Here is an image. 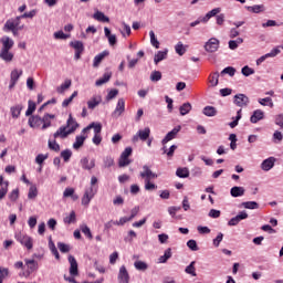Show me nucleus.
Listing matches in <instances>:
<instances>
[{"label": "nucleus", "instance_id": "nucleus-19", "mask_svg": "<svg viewBox=\"0 0 283 283\" xmlns=\"http://www.w3.org/2000/svg\"><path fill=\"white\" fill-rule=\"evenodd\" d=\"M82 168H84L86 171H91V169H94L96 167V159H88L87 157H84L81 159Z\"/></svg>", "mask_w": 283, "mask_h": 283}, {"label": "nucleus", "instance_id": "nucleus-64", "mask_svg": "<svg viewBox=\"0 0 283 283\" xmlns=\"http://www.w3.org/2000/svg\"><path fill=\"white\" fill-rule=\"evenodd\" d=\"M275 125L283 129V114H279L275 116Z\"/></svg>", "mask_w": 283, "mask_h": 283}, {"label": "nucleus", "instance_id": "nucleus-21", "mask_svg": "<svg viewBox=\"0 0 283 283\" xmlns=\"http://www.w3.org/2000/svg\"><path fill=\"white\" fill-rule=\"evenodd\" d=\"M90 129H94V134L95 135H101V132L103 129V125H101V123H91L87 127H85L83 130H82V134H87V132Z\"/></svg>", "mask_w": 283, "mask_h": 283}, {"label": "nucleus", "instance_id": "nucleus-37", "mask_svg": "<svg viewBox=\"0 0 283 283\" xmlns=\"http://www.w3.org/2000/svg\"><path fill=\"white\" fill-rule=\"evenodd\" d=\"M188 48H189V46L182 44V42H178V43L175 45V52H176L179 56H184V54L187 52V49H188Z\"/></svg>", "mask_w": 283, "mask_h": 283}, {"label": "nucleus", "instance_id": "nucleus-56", "mask_svg": "<svg viewBox=\"0 0 283 283\" xmlns=\"http://www.w3.org/2000/svg\"><path fill=\"white\" fill-rule=\"evenodd\" d=\"M134 266H135V269H136L137 271H147V269H148L147 263L144 262V261H136V262L134 263Z\"/></svg>", "mask_w": 283, "mask_h": 283}, {"label": "nucleus", "instance_id": "nucleus-61", "mask_svg": "<svg viewBox=\"0 0 283 283\" xmlns=\"http://www.w3.org/2000/svg\"><path fill=\"white\" fill-rule=\"evenodd\" d=\"M48 157L49 155L48 154H39L36 157H35V163L36 165H43V163H45V160H48Z\"/></svg>", "mask_w": 283, "mask_h": 283}, {"label": "nucleus", "instance_id": "nucleus-5", "mask_svg": "<svg viewBox=\"0 0 283 283\" xmlns=\"http://www.w3.org/2000/svg\"><path fill=\"white\" fill-rule=\"evenodd\" d=\"M15 239L18 240V242H20V244H22V247L28 249V251H32L34 247V239H32V237L23 233H18L15 234Z\"/></svg>", "mask_w": 283, "mask_h": 283}, {"label": "nucleus", "instance_id": "nucleus-35", "mask_svg": "<svg viewBox=\"0 0 283 283\" xmlns=\"http://www.w3.org/2000/svg\"><path fill=\"white\" fill-rule=\"evenodd\" d=\"M93 19H95L96 21H101L102 23H109V18L107 15H105V13H103L101 11H96L93 14Z\"/></svg>", "mask_w": 283, "mask_h": 283}, {"label": "nucleus", "instance_id": "nucleus-20", "mask_svg": "<svg viewBox=\"0 0 283 283\" xmlns=\"http://www.w3.org/2000/svg\"><path fill=\"white\" fill-rule=\"evenodd\" d=\"M8 187H10V182L4 181L3 176L0 175V200H3L8 195Z\"/></svg>", "mask_w": 283, "mask_h": 283}, {"label": "nucleus", "instance_id": "nucleus-57", "mask_svg": "<svg viewBox=\"0 0 283 283\" xmlns=\"http://www.w3.org/2000/svg\"><path fill=\"white\" fill-rule=\"evenodd\" d=\"M241 74H243V76H251L255 74V70L251 69L249 65H245L241 69Z\"/></svg>", "mask_w": 283, "mask_h": 283}, {"label": "nucleus", "instance_id": "nucleus-49", "mask_svg": "<svg viewBox=\"0 0 283 283\" xmlns=\"http://www.w3.org/2000/svg\"><path fill=\"white\" fill-rule=\"evenodd\" d=\"M244 209H260V205L255 201H245L241 203Z\"/></svg>", "mask_w": 283, "mask_h": 283}, {"label": "nucleus", "instance_id": "nucleus-3", "mask_svg": "<svg viewBox=\"0 0 283 283\" xmlns=\"http://www.w3.org/2000/svg\"><path fill=\"white\" fill-rule=\"evenodd\" d=\"M21 19H23V17L18 15L7 20L2 29L3 32H12L13 36H19V31L25 28L24 24H21Z\"/></svg>", "mask_w": 283, "mask_h": 283}, {"label": "nucleus", "instance_id": "nucleus-1", "mask_svg": "<svg viewBox=\"0 0 283 283\" xmlns=\"http://www.w3.org/2000/svg\"><path fill=\"white\" fill-rule=\"evenodd\" d=\"M1 50H0V59L4 61V63H12L14 61V53L10 50L14 48V40L12 38L4 35L0 39Z\"/></svg>", "mask_w": 283, "mask_h": 283}, {"label": "nucleus", "instance_id": "nucleus-18", "mask_svg": "<svg viewBox=\"0 0 283 283\" xmlns=\"http://www.w3.org/2000/svg\"><path fill=\"white\" fill-rule=\"evenodd\" d=\"M69 263H70V275L76 276L78 275V263L73 255H69Z\"/></svg>", "mask_w": 283, "mask_h": 283}, {"label": "nucleus", "instance_id": "nucleus-53", "mask_svg": "<svg viewBox=\"0 0 283 283\" xmlns=\"http://www.w3.org/2000/svg\"><path fill=\"white\" fill-rule=\"evenodd\" d=\"M74 222H76V212L71 211L70 214L64 218V223L72 224Z\"/></svg>", "mask_w": 283, "mask_h": 283}, {"label": "nucleus", "instance_id": "nucleus-26", "mask_svg": "<svg viewBox=\"0 0 283 283\" xmlns=\"http://www.w3.org/2000/svg\"><path fill=\"white\" fill-rule=\"evenodd\" d=\"M220 12H222L221 8H214L211 11H209L202 19V23H207L209 21V19L216 17L217 14H220Z\"/></svg>", "mask_w": 283, "mask_h": 283}, {"label": "nucleus", "instance_id": "nucleus-47", "mask_svg": "<svg viewBox=\"0 0 283 283\" xmlns=\"http://www.w3.org/2000/svg\"><path fill=\"white\" fill-rule=\"evenodd\" d=\"M35 111H36V103L29 101L25 116H32V114H34Z\"/></svg>", "mask_w": 283, "mask_h": 283}, {"label": "nucleus", "instance_id": "nucleus-24", "mask_svg": "<svg viewBox=\"0 0 283 283\" xmlns=\"http://www.w3.org/2000/svg\"><path fill=\"white\" fill-rule=\"evenodd\" d=\"M85 140H87V134H83L75 137V143L73 144V149H81V147L85 144Z\"/></svg>", "mask_w": 283, "mask_h": 283}, {"label": "nucleus", "instance_id": "nucleus-39", "mask_svg": "<svg viewBox=\"0 0 283 283\" xmlns=\"http://www.w3.org/2000/svg\"><path fill=\"white\" fill-rule=\"evenodd\" d=\"M74 192V188H65L63 198H72V200H78V195H75Z\"/></svg>", "mask_w": 283, "mask_h": 283}, {"label": "nucleus", "instance_id": "nucleus-31", "mask_svg": "<svg viewBox=\"0 0 283 283\" xmlns=\"http://www.w3.org/2000/svg\"><path fill=\"white\" fill-rule=\"evenodd\" d=\"M105 56H109V51H103L102 53L97 54L94 57L93 66L98 67V65H101V62L103 61V59H105Z\"/></svg>", "mask_w": 283, "mask_h": 283}, {"label": "nucleus", "instance_id": "nucleus-48", "mask_svg": "<svg viewBox=\"0 0 283 283\" xmlns=\"http://www.w3.org/2000/svg\"><path fill=\"white\" fill-rule=\"evenodd\" d=\"M176 176H178V178H189V169L178 168L176 171Z\"/></svg>", "mask_w": 283, "mask_h": 283}, {"label": "nucleus", "instance_id": "nucleus-46", "mask_svg": "<svg viewBox=\"0 0 283 283\" xmlns=\"http://www.w3.org/2000/svg\"><path fill=\"white\" fill-rule=\"evenodd\" d=\"M49 249H50L51 253H53V255L57 260H61V255L59 254V250L56 249V245L54 244V241H52V239H50V241H49Z\"/></svg>", "mask_w": 283, "mask_h": 283}, {"label": "nucleus", "instance_id": "nucleus-9", "mask_svg": "<svg viewBox=\"0 0 283 283\" xmlns=\"http://www.w3.org/2000/svg\"><path fill=\"white\" fill-rule=\"evenodd\" d=\"M280 46H275L274 49L271 50L270 53H266L264 55H262L261 57H259L255 63L256 65H262V63H264V61H266V59H274V56H277V54H280Z\"/></svg>", "mask_w": 283, "mask_h": 283}, {"label": "nucleus", "instance_id": "nucleus-6", "mask_svg": "<svg viewBox=\"0 0 283 283\" xmlns=\"http://www.w3.org/2000/svg\"><path fill=\"white\" fill-rule=\"evenodd\" d=\"M203 49L208 54H213L220 50V40L218 38H210L203 45Z\"/></svg>", "mask_w": 283, "mask_h": 283}, {"label": "nucleus", "instance_id": "nucleus-52", "mask_svg": "<svg viewBox=\"0 0 283 283\" xmlns=\"http://www.w3.org/2000/svg\"><path fill=\"white\" fill-rule=\"evenodd\" d=\"M71 48L75 49V52H83L85 48L83 46V42L81 41H73L70 43Z\"/></svg>", "mask_w": 283, "mask_h": 283}, {"label": "nucleus", "instance_id": "nucleus-43", "mask_svg": "<svg viewBox=\"0 0 283 283\" xmlns=\"http://www.w3.org/2000/svg\"><path fill=\"white\" fill-rule=\"evenodd\" d=\"M248 12H253L254 14H260V12H264V6L255 4L252 7H245Z\"/></svg>", "mask_w": 283, "mask_h": 283}, {"label": "nucleus", "instance_id": "nucleus-23", "mask_svg": "<svg viewBox=\"0 0 283 283\" xmlns=\"http://www.w3.org/2000/svg\"><path fill=\"white\" fill-rule=\"evenodd\" d=\"M245 191L244 187L234 186L230 189V196H232V198H242Z\"/></svg>", "mask_w": 283, "mask_h": 283}, {"label": "nucleus", "instance_id": "nucleus-22", "mask_svg": "<svg viewBox=\"0 0 283 283\" xmlns=\"http://www.w3.org/2000/svg\"><path fill=\"white\" fill-rule=\"evenodd\" d=\"M275 167V158L269 157L268 159H264L261 164V169L263 171H271V168Z\"/></svg>", "mask_w": 283, "mask_h": 283}, {"label": "nucleus", "instance_id": "nucleus-63", "mask_svg": "<svg viewBox=\"0 0 283 283\" xmlns=\"http://www.w3.org/2000/svg\"><path fill=\"white\" fill-rule=\"evenodd\" d=\"M57 249H60L61 253H70V244L59 242L57 243Z\"/></svg>", "mask_w": 283, "mask_h": 283}, {"label": "nucleus", "instance_id": "nucleus-59", "mask_svg": "<svg viewBox=\"0 0 283 283\" xmlns=\"http://www.w3.org/2000/svg\"><path fill=\"white\" fill-rule=\"evenodd\" d=\"M203 114H205V116H216V114H217L216 107H213V106H206L203 108Z\"/></svg>", "mask_w": 283, "mask_h": 283}, {"label": "nucleus", "instance_id": "nucleus-17", "mask_svg": "<svg viewBox=\"0 0 283 283\" xmlns=\"http://www.w3.org/2000/svg\"><path fill=\"white\" fill-rule=\"evenodd\" d=\"M234 104H237L238 107H247L249 105V98L244 94H237L234 96Z\"/></svg>", "mask_w": 283, "mask_h": 283}, {"label": "nucleus", "instance_id": "nucleus-28", "mask_svg": "<svg viewBox=\"0 0 283 283\" xmlns=\"http://www.w3.org/2000/svg\"><path fill=\"white\" fill-rule=\"evenodd\" d=\"M70 87H72V80H65L63 84L56 87V92L57 94H65Z\"/></svg>", "mask_w": 283, "mask_h": 283}, {"label": "nucleus", "instance_id": "nucleus-55", "mask_svg": "<svg viewBox=\"0 0 283 283\" xmlns=\"http://www.w3.org/2000/svg\"><path fill=\"white\" fill-rule=\"evenodd\" d=\"M240 118H242V109L238 111L237 116L233 117V120L229 124L231 129H233L234 127H238V122L240 120Z\"/></svg>", "mask_w": 283, "mask_h": 283}, {"label": "nucleus", "instance_id": "nucleus-62", "mask_svg": "<svg viewBox=\"0 0 283 283\" xmlns=\"http://www.w3.org/2000/svg\"><path fill=\"white\" fill-rule=\"evenodd\" d=\"M118 96V90L114 88V90H111L108 92V94L106 95V101L109 102V101H114V98H116Z\"/></svg>", "mask_w": 283, "mask_h": 283}, {"label": "nucleus", "instance_id": "nucleus-33", "mask_svg": "<svg viewBox=\"0 0 283 283\" xmlns=\"http://www.w3.org/2000/svg\"><path fill=\"white\" fill-rule=\"evenodd\" d=\"M264 118V112L261 109H256L253 112L252 116L250 117L251 123H259V120H262Z\"/></svg>", "mask_w": 283, "mask_h": 283}, {"label": "nucleus", "instance_id": "nucleus-60", "mask_svg": "<svg viewBox=\"0 0 283 283\" xmlns=\"http://www.w3.org/2000/svg\"><path fill=\"white\" fill-rule=\"evenodd\" d=\"M156 189H158V186H156V184L151 182V180L145 181V190L146 191H156Z\"/></svg>", "mask_w": 283, "mask_h": 283}, {"label": "nucleus", "instance_id": "nucleus-14", "mask_svg": "<svg viewBox=\"0 0 283 283\" xmlns=\"http://www.w3.org/2000/svg\"><path fill=\"white\" fill-rule=\"evenodd\" d=\"M117 280L119 283H129V272L125 265L119 268Z\"/></svg>", "mask_w": 283, "mask_h": 283}, {"label": "nucleus", "instance_id": "nucleus-32", "mask_svg": "<svg viewBox=\"0 0 283 283\" xmlns=\"http://www.w3.org/2000/svg\"><path fill=\"white\" fill-rule=\"evenodd\" d=\"M29 125H30V127H32V128L41 127V125H42V118L39 117V115L31 116V117L29 118Z\"/></svg>", "mask_w": 283, "mask_h": 283}, {"label": "nucleus", "instance_id": "nucleus-36", "mask_svg": "<svg viewBox=\"0 0 283 283\" xmlns=\"http://www.w3.org/2000/svg\"><path fill=\"white\" fill-rule=\"evenodd\" d=\"M22 109H23V105H21V104H18V105H15V106H12V107L10 108L12 118H19V116H21Z\"/></svg>", "mask_w": 283, "mask_h": 283}, {"label": "nucleus", "instance_id": "nucleus-10", "mask_svg": "<svg viewBox=\"0 0 283 283\" xmlns=\"http://www.w3.org/2000/svg\"><path fill=\"white\" fill-rule=\"evenodd\" d=\"M150 134H151V129H149V127L140 129L137 132L135 136H133V143H138V140H147Z\"/></svg>", "mask_w": 283, "mask_h": 283}, {"label": "nucleus", "instance_id": "nucleus-27", "mask_svg": "<svg viewBox=\"0 0 283 283\" xmlns=\"http://www.w3.org/2000/svg\"><path fill=\"white\" fill-rule=\"evenodd\" d=\"M104 34L108 39L109 45H115L117 43L116 34H112L109 28H104Z\"/></svg>", "mask_w": 283, "mask_h": 283}, {"label": "nucleus", "instance_id": "nucleus-45", "mask_svg": "<svg viewBox=\"0 0 283 283\" xmlns=\"http://www.w3.org/2000/svg\"><path fill=\"white\" fill-rule=\"evenodd\" d=\"M258 103L263 107H274L273 99L271 97L259 98Z\"/></svg>", "mask_w": 283, "mask_h": 283}, {"label": "nucleus", "instance_id": "nucleus-29", "mask_svg": "<svg viewBox=\"0 0 283 283\" xmlns=\"http://www.w3.org/2000/svg\"><path fill=\"white\" fill-rule=\"evenodd\" d=\"M167 54H169L168 49H166L164 51H158L154 57L156 65H158V63H160V61H165V59H167Z\"/></svg>", "mask_w": 283, "mask_h": 283}, {"label": "nucleus", "instance_id": "nucleus-40", "mask_svg": "<svg viewBox=\"0 0 283 283\" xmlns=\"http://www.w3.org/2000/svg\"><path fill=\"white\" fill-rule=\"evenodd\" d=\"M242 43H244V39L238 38L237 40H230L228 45L230 50H238V48L242 45Z\"/></svg>", "mask_w": 283, "mask_h": 283}, {"label": "nucleus", "instance_id": "nucleus-54", "mask_svg": "<svg viewBox=\"0 0 283 283\" xmlns=\"http://www.w3.org/2000/svg\"><path fill=\"white\" fill-rule=\"evenodd\" d=\"M82 233H84V235H86V238H88V240H92L94 237L92 235V230H90V227H87V224H82L80 227Z\"/></svg>", "mask_w": 283, "mask_h": 283}, {"label": "nucleus", "instance_id": "nucleus-25", "mask_svg": "<svg viewBox=\"0 0 283 283\" xmlns=\"http://www.w3.org/2000/svg\"><path fill=\"white\" fill-rule=\"evenodd\" d=\"M53 118H56V116L46 113L42 118V129H48V127H52Z\"/></svg>", "mask_w": 283, "mask_h": 283}, {"label": "nucleus", "instance_id": "nucleus-2", "mask_svg": "<svg viewBox=\"0 0 283 283\" xmlns=\"http://www.w3.org/2000/svg\"><path fill=\"white\" fill-rule=\"evenodd\" d=\"M75 129H78V123L72 117V114L69 115L66 126L60 127L54 134L53 138H67L70 134H74Z\"/></svg>", "mask_w": 283, "mask_h": 283}, {"label": "nucleus", "instance_id": "nucleus-51", "mask_svg": "<svg viewBox=\"0 0 283 283\" xmlns=\"http://www.w3.org/2000/svg\"><path fill=\"white\" fill-rule=\"evenodd\" d=\"M130 164H132V159H129L128 157H125L124 155H120L118 159L119 167H127Z\"/></svg>", "mask_w": 283, "mask_h": 283}, {"label": "nucleus", "instance_id": "nucleus-34", "mask_svg": "<svg viewBox=\"0 0 283 283\" xmlns=\"http://www.w3.org/2000/svg\"><path fill=\"white\" fill-rule=\"evenodd\" d=\"M109 78H112V72H106L99 80L95 82V85L97 87H101V85H105V83H108Z\"/></svg>", "mask_w": 283, "mask_h": 283}, {"label": "nucleus", "instance_id": "nucleus-44", "mask_svg": "<svg viewBox=\"0 0 283 283\" xmlns=\"http://www.w3.org/2000/svg\"><path fill=\"white\" fill-rule=\"evenodd\" d=\"M149 38L153 48H156V50L160 49V42L158 41V38H156V33H154V31H149Z\"/></svg>", "mask_w": 283, "mask_h": 283}, {"label": "nucleus", "instance_id": "nucleus-12", "mask_svg": "<svg viewBox=\"0 0 283 283\" xmlns=\"http://www.w3.org/2000/svg\"><path fill=\"white\" fill-rule=\"evenodd\" d=\"M182 129V126L178 125L172 130H170L165 138L161 140L163 145H167L169 140H174L178 136V133Z\"/></svg>", "mask_w": 283, "mask_h": 283}, {"label": "nucleus", "instance_id": "nucleus-13", "mask_svg": "<svg viewBox=\"0 0 283 283\" xmlns=\"http://www.w3.org/2000/svg\"><path fill=\"white\" fill-rule=\"evenodd\" d=\"M249 218V213L247 211H241L239 214H237L234 218H232L228 224L229 227H237V224H240L241 220H247Z\"/></svg>", "mask_w": 283, "mask_h": 283}, {"label": "nucleus", "instance_id": "nucleus-11", "mask_svg": "<svg viewBox=\"0 0 283 283\" xmlns=\"http://www.w3.org/2000/svg\"><path fill=\"white\" fill-rule=\"evenodd\" d=\"M125 114V99L119 98L117 101V105L115 107V111L113 112L112 116L113 118H119V116H123Z\"/></svg>", "mask_w": 283, "mask_h": 283}, {"label": "nucleus", "instance_id": "nucleus-38", "mask_svg": "<svg viewBox=\"0 0 283 283\" xmlns=\"http://www.w3.org/2000/svg\"><path fill=\"white\" fill-rule=\"evenodd\" d=\"M36 196H39V189L36 185H31L28 192L29 200H36Z\"/></svg>", "mask_w": 283, "mask_h": 283}, {"label": "nucleus", "instance_id": "nucleus-30", "mask_svg": "<svg viewBox=\"0 0 283 283\" xmlns=\"http://www.w3.org/2000/svg\"><path fill=\"white\" fill-rule=\"evenodd\" d=\"M208 81H209L210 87H218V83L220 81V73L214 72L210 74Z\"/></svg>", "mask_w": 283, "mask_h": 283}, {"label": "nucleus", "instance_id": "nucleus-8", "mask_svg": "<svg viewBox=\"0 0 283 283\" xmlns=\"http://www.w3.org/2000/svg\"><path fill=\"white\" fill-rule=\"evenodd\" d=\"M21 76H23V70L14 69L11 71L9 90H12L14 85L19 83V78H21Z\"/></svg>", "mask_w": 283, "mask_h": 283}, {"label": "nucleus", "instance_id": "nucleus-42", "mask_svg": "<svg viewBox=\"0 0 283 283\" xmlns=\"http://www.w3.org/2000/svg\"><path fill=\"white\" fill-rule=\"evenodd\" d=\"M185 273L196 277L198 274L196 273V261H192L188 266L185 269Z\"/></svg>", "mask_w": 283, "mask_h": 283}, {"label": "nucleus", "instance_id": "nucleus-50", "mask_svg": "<svg viewBox=\"0 0 283 283\" xmlns=\"http://www.w3.org/2000/svg\"><path fill=\"white\" fill-rule=\"evenodd\" d=\"M170 258H171V248H168V249L165 251L164 255H161V256L159 258V263H160V264H165V262H167V260H169Z\"/></svg>", "mask_w": 283, "mask_h": 283}, {"label": "nucleus", "instance_id": "nucleus-4", "mask_svg": "<svg viewBox=\"0 0 283 283\" xmlns=\"http://www.w3.org/2000/svg\"><path fill=\"white\" fill-rule=\"evenodd\" d=\"M96 193H98V187L86 188L82 197V206L90 207V203L92 202V199L94 198V196H96Z\"/></svg>", "mask_w": 283, "mask_h": 283}, {"label": "nucleus", "instance_id": "nucleus-15", "mask_svg": "<svg viewBox=\"0 0 283 283\" xmlns=\"http://www.w3.org/2000/svg\"><path fill=\"white\" fill-rule=\"evenodd\" d=\"M140 177L144 178L145 181H147V180H154L155 178H158V175L151 171V169L148 168V166H144L143 171L140 172Z\"/></svg>", "mask_w": 283, "mask_h": 283}, {"label": "nucleus", "instance_id": "nucleus-16", "mask_svg": "<svg viewBox=\"0 0 283 283\" xmlns=\"http://www.w3.org/2000/svg\"><path fill=\"white\" fill-rule=\"evenodd\" d=\"M103 103V96L101 95H93L90 101H87L88 109H96L98 105Z\"/></svg>", "mask_w": 283, "mask_h": 283}, {"label": "nucleus", "instance_id": "nucleus-58", "mask_svg": "<svg viewBox=\"0 0 283 283\" xmlns=\"http://www.w3.org/2000/svg\"><path fill=\"white\" fill-rule=\"evenodd\" d=\"M49 149H52V151H61V146L56 143V139H49Z\"/></svg>", "mask_w": 283, "mask_h": 283}, {"label": "nucleus", "instance_id": "nucleus-7", "mask_svg": "<svg viewBox=\"0 0 283 283\" xmlns=\"http://www.w3.org/2000/svg\"><path fill=\"white\" fill-rule=\"evenodd\" d=\"M24 262L28 270L21 274L22 277H30L32 273H34L35 271H39V263L35 260L25 259Z\"/></svg>", "mask_w": 283, "mask_h": 283}, {"label": "nucleus", "instance_id": "nucleus-41", "mask_svg": "<svg viewBox=\"0 0 283 283\" xmlns=\"http://www.w3.org/2000/svg\"><path fill=\"white\" fill-rule=\"evenodd\" d=\"M191 103L187 102L184 103L180 107H179V112L181 116H187V114H189V112H191Z\"/></svg>", "mask_w": 283, "mask_h": 283}]
</instances>
